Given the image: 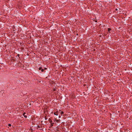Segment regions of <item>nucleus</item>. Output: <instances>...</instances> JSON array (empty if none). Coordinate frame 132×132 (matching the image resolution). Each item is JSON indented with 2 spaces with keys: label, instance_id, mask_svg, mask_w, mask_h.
Returning a JSON list of instances; mask_svg holds the SVG:
<instances>
[{
  "label": "nucleus",
  "instance_id": "obj_13",
  "mask_svg": "<svg viewBox=\"0 0 132 132\" xmlns=\"http://www.w3.org/2000/svg\"><path fill=\"white\" fill-rule=\"evenodd\" d=\"M17 56H18V57L19 58H20V57H19V56H20V54H18L17 55Z\"/></svg>",
  "mask_w": 132,
  "mask_h": 132
},
{
  "label": "nucleus",
  "instance_id": "obj_1",
  "mask_svg": "<svg viewBox=\"0 0 132 132\" xmlns=\"http://www.w3.org/2000/svg\"><path fill=\"white\" fill-rule=\"evenodd\" d=\"M18 65L20 67H23V65L22 63L20 62V61H19L18 63Z\"/></svg>",
  "mask_w": 132,
  "mask_h": 132
},
{
  "label": "nucleus",
  "instance_id": "obj_3",
  "mask_svg": "<svg viewBox=\"0 0 132 132\" xmlns=\"http://www.w3.org/2000/svg\"><path fill=\"white\" fill-rule=\"evenodd\" d=\"M48 121L50 123H51L52 122V121L51 119H49Z\"/></svg>",
  "mask_w": 132,
  "mask_h": 132
},
{
  "label": "nucleus",
  "instance_id": "obj_12",
  "mask_svg": "<svg viewBox=\"0 0 132 132\" xmlns=\"http://www.w3.org/2000/svg\"><path fill=\"white\" fill-rule=\"evenodd\" d=\"M11 126V124H8V126H9V127H10V126Z\"/></svg>",
  "mask_w": 132,
  "mask_h": 132
},
{
  "label": "nucleus",
  "instance_id": "obj_8",
  "mask_svg": "<svg viewBox=\"0 0 132 132\" xmlns=\"http://www.w3.org/2000/svg\"><path fill=\"white\" fill-rule=\"evenodd\" d=\"M108 31L110 32V31L111 30V29L110 28H108Z\"/></svg>",
  "mask_w": 132,
  "mask_h": 132
},
{
  "label": "nucleus",
  "instance_id": "obj_14",
  "mask_svg": "<svg viewBox=\"0 0 132 132\" xmlns=\"http://www.w3.org/2000/svg\"><path fill=\"white\" fill-rule=\"evenodd\" d=\"M47 69L46 68H44V70H46V69Z\"/></svg>",
  "mask_w": 132,
  "mask_h": 132
},
{
  "label": "nucleus",
  "instance_id": "obj_17",
  "mask_svg": "<svg viewBox=\"0 0 132 132\" xmlns=\"http://www.w3.org/2000/svg\"><path fill=\"white\" fill-rule=\"evenodd\" d=\"M67 108H68V107H69H69H70V106H67Z\"/></svg>",
  "mask_w": 132,
  "mask_h": 132
},
{
  "label": "nucleus",
  "instance_id": "obj_5",
  "mask_svg": "<svg viewBox=\"0 0 132 132\" xmlns=\"http://www.w3.org/2000/svg\"><path fill=\"white\" fill-rule=\"evenodd\" d=\"M54 123H52V122L51 123V126H53Z\"/></svg>",
  "mask_w": 132,
  "mask_h": 132
},
{
  "label": "nucleus",
  "instance_id": "obj_2",
  "mask_svg": "<svg viewBox=\"0 0 132 132\" xmlns=\"http://www.w3.org/2000/svg\"><path fill=\"white\" fill-rule=\"evenodd\" d=\"M26 114V113L25 112H24L23 113V115L24 116V117L25 118H27V116L26 115H25V114Z\"/></svg>",
  "mask_w": 132,
  "mask_h": 132
},
{
  "label": "nucleus",
  "instance_id": "obj_4",
  "mask_svg": "<svg viewBox=\"0 0 132 132\" xmlns=\"http://www.w3.org/2000/svg\"><path fill=\"white\" fill-rule=\"evenodd\" d=\"M38 69L39 70H41L42 69V68L41 67H40L38 68Z\"/></svg>",
  "mask_w": 132,
  "mask_h": 132
},
{
  "label": "nucleus",
  "instance_id": "obj_15",
  "mask_svg": "<svg viewBox=\"0 0 132 132\" xmlns=\"http://www.w3.org/2000/svg\"><path fill=\"white\" fill-rule=\"evenodd\" d=\"M45 120H46V119H47L46 118V117H45Z\"/></svg>",
  "mask_w": 132,
  "mask_h": 132
},
{
  "label": "nucleus",
  "instance_id": "obj_10",
  "mask_svg": "<svg viewBox=\"0 0 132 132\" xmlns=\"http://www.w3.org/2000/svg\"><path fill=\"white\" fill-rule=\"evenodd\" d=\"M41 70V71L42 72H43L44 71V69H42V70Z\"/></svg>",
  "mask_w": 132,
  "mask_h": 132
},
{
  "label": "nucleus",
  "instance_id": "obj_16",
  "mask_svg": "<svg viewBox=\"0 0 132 132\" xmlns=\"http://www.w3.org/2000/svg\"><path fill=\"white\" fill-rule=\"evenodd\" d=\"M117 10H118V9H116V11H117Z\"/></svg>",
  "mask_w": 132,
  "mask_h": 132
},
{
  "label": "nucleus",
  "instance_id": "obj_19",
  "mask_svg": "<svg viewBox=\"0 0 132 132\" xmlns=\"http://www.w3.org/2000/svg\"><path fill=\"white\" fill-rule=\"evenodd\" d=\"M46 78H47V77H46Z\"/></svg>",
  "mask_w": 132,
  "mask_h": 132
},
{
  "label": "nucleus",
  "instance_id": "obj_9",
  "mask_svg": "<svg viewBox=\"0 0 132 132\" xmlns=\"http://www.w3.org/2000/svg\"><path fill=\"white\" fill-rule=\"evenodd\" d=\"M60 121V120H56V122H58L59 121Z\"/></svg>",
  "mask_w": 132,
  "mask_h": 132
},
{
  "label": "nucleus",
  "instance_id": "obj_6",
  "mask_svg": "<svg viewBox=\"0 0 132 132\" xmlns=\"http://www.w3.org/2000/svg\"><path fill=\"white\" fill-rule=\"evenodd\" d=\"M54 114L55 115H56V116L58 115V114L57 113V112H54Z\"/></svg>",
  "mask_w": 132,
  "mask_h": 132
},
{
  "label": "nucleus",
  "instance_id": "obj_11",
  "mask_svg": "<svg viewBox=\"0 0 132 132\" xmlns=\"http://www.w3.org/2000/svg\"><path fill=\"white\" fill-rule=\"evenodd\" d=\"M56 89H55V88H53V91H56Z\"/></svg>",
  "mask_w": 132,
  "mask_h": 132
},
{
  "label": "nucleus",
  "instance_id": "obj_7",
  "mask_svg": "<svg viewBox=\"0 0 132 132\" xmlns=\"http://www.w3.org/2000/svg\"><path fill=\"white\" fill-rule=\"evenodd\" d=\"M60 113L61 114V115H62L63 114H64V112L63 111H61V112H60Z\"/></svg>",
  "mask_w": 132,
  "mask_h": 132
},
{
  "label": "nucleus",
  "instance_id": "obj_18",
  "mask_svg": "<svg viewBox=\"0 0 132 132\" xmlns=\"http://www.w3.org/2000/svg\"><path fill=\"white\" fill-rule=\"evenodd\" d=\"M59 118H60V116H59Z\"/></svg>",
  "mask_w": 132,
  "mask_h": 132
}]
</instances>
